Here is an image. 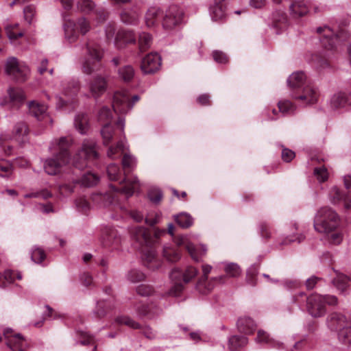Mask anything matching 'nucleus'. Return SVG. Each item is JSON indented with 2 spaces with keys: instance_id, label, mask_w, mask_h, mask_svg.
Instances as JSON below:
<instances>
[{
  "instance_id": "5",
  "label": "nucleus",
  "mask_w": 351,
  "mask_h": 351,
  "mask_svg": "<svg viewBox=\"0 0 351 351\" xmlns=\"http://www.w3.org/2000/svg\"><path fill=\"white\" fill-rule=\"evenodd\" d=\"M339 225V216L332 208L325 206L318 210L314 219V228L320 233L329 234Z\"/></svg>"
},
{
  "instance_id": "31",
  "label": "nucleus",
  "mask_w": 351,
  "mask_h": 351,
  "mask_svg": "<svg viewBox=\"0 0 351 351\" xmlns=\"http://www.w3.org/2000/svg\"><path fill=\"white\" fill-rule=\"evenodd\" d=\"M10 102L17 108L23 104L25 95L23 90L18 88H10L8 90Z\"/></svg>"
},
{
  "instance_id": "4",
  "label": "nucleus",
  "mask_w": 351,
  "mask_h": 351,
  "mask_svg": "<svg viewBox=\"0 0 351 351\" xmlns=\"http://www.w3.org/2000/svg\"><path fill=\"white\" fill-rule=\"evenodd\" d=\"M136 160L133 156L127 153L123 154L122 166L124 171V178L123 180L124 184L120 182L121 186L117 189L113 188V189L124 194L128 197L132 196L134 191L139 187L137 178H127V174L132 172L136 167Z\"/></svg>"
},
{
  "instance_id": "40",
  "label": "nucleus",
  "mask_w": 351,
  "mask_h": 351,
  "mask_svg": "<svg viewBox=\"0 0 351 351\" xmlns=\"http://www.w3.org/2000/svg\"><path fill=\"white\" fill-rule=\"evenodd\" d=\"M125 149L123 141L120 139L115 146L112 145L108 148L107 155L110 158L116 159L121 156Z\"/></svg>"
},
{
  "instance_id": "15",
  "label": "nucleus",
  "mask_w": 351,
  "mask_h": 351,
  "mask_svg": "<svg viewBox=\"0 0 351 351\" xmlns=\"http://www.w3.org/2000/svg\"><path fill=\"white\" fill-rule=\"evenodd\" d=\"M324 300L323 295L319 294H312L307 298V310L313 317H318L325 314L326 308Z\"/></svg>"
},
{
  "instance_id": "56",
  "label": "nucleus",
  "mask_w": 351,
  "mask_h": 351,
  "mask_svg": "<svg viewBox=\"0 0 351 351\" xmlns=\"http://www.w3.org/2000/svg\"><path fill=\"white\" fill-rule=\"evenodd\" d=\"M226 274L232 278L239 276L241 274L240 267L236 263H228L225 267Z\"/></svg>"
},
{
  "instance_id": "27",
  "label": "nucleus",
  "mask_w": 351,
  "mask_h": 351,
  "mask_svg": "<svg viewBox=\"0 0 351 351\" xmlns=\"http://www.w3.org/2000/svg\"><path fill=\"white\" fill-rule=\"evenodd\" d=\"M328 324L331 330H338L348 325L346 316L341 313H332L328 317Z\"/></svg>"
},
{
  "instance_id": "53",
  "label": "nucleus",
  "mask_w": 351,
  "mask_h": 351,
  "mask_svg": "<svg viewBox=\"0 0 351 351\" xmlns=\"http://www.w3.org/2000/svg\"><path fill=\"white\" fill-rule=\"evenodd\" d=\"M339 339L343 343H351V326L342 328L339 332Z\"/></svg>"
},
{
  "instance_id": "43",
  "label": "nucleus",
  "mask_w": 351,
  "mask_h": 351,
  "mask_svg": "<svg viewBox=\"0 0 351 351\" xmlns=\"http://www.w3.org/2000/svg\"><path fill=\"white\" fill-rule=\"evenodd\" d=\"M247 338L244 336L234 335L228 341V346L230 350H237L240 347L247 343Z\"/></svg>"
},
{
  "instance_id": "36",
  "label": "nucleus",
  "mask_w": 351,
  "mask_h": 351,
  "mask_svg": "<svg viewBox=\"0 0 351 351\" xmlns=\"http://www.w3.org/2000/svg\"><path fill=\"white\" fill-rule=\"evenodd\" d=\"M121 20L127 25H135L139 18L138 13L134 10H125L120 14Z\"/></svg>"
},
{
  "instance_id": "1",
  "label": "nucleus",
  "mask_w": 351,
  "mask_h": 351,
  "mask_svg": "<svg viewBox=\"0 0 351 351\" xmlns=\"http://www.w3.org/2000/svg\"><path fill=\"white\" fill-rule=\"evenodd\" d=\"M131 237L141 247L143 264L149 269L154 271L161 266L160 261L156 256L152 245V238L148 230L143 227H135L131 230Z\"/></svg>"
},
{
  "instance_id": "19",
  "label": "nucleus",
  "mask_w": 351,
  "mask_h": 351,
  "mask_svg": "<svg viewBox=\"0 0 351 351\" xmlns=\"http://www.w3.org/2000/svg\"><path fill=\"white\" fill-rule=\"evenodd\" d=\"M3 336L7 339L8 346L12 351H24L25 341L20 334H13L12 329L7 328L3 332Z\"/></svg>"
},
{
  "instance_id": "35",
  "label": "nucleus",
  "mask_w": 351,
  "mask_h": 351,
  "mask_svg": "<svg viewBox=\"0 0 351 351\" xmlns=\"http://www.w3.org/2000/svg\"><path fill=\"white\" fill-rule=\"evenodd\" d=\"M74 125L76 130L82 134H86L88 130V119L85 114H78L75 116Z\"/></svg>"
},
{
  "instance_id": "7",
  "label": "nucleus",
  "mask_w": 351,
  "mask_h": 351,
  "mask_svg": "<svg viewBox=\"0 0 351 351\" xmlns=\"http://www.w3.org/2000/svg\"><path fill=\"white\" fill-rule=\"evenodd\" d=\"M139 99V96L136 95H134L132 99H130L128 90H118L114 94L112 101L113 110L116 113L126 114Z\"/></svg>"
},
{
  "instance_id": "49",
  "label": "nucleus",
  "mask_w": 351,
  "mask_h": 351,
  "mask_svg": "<svg viewBox=\"0 0 351 351\" xmlns=\"http://www.w3.org/2000/svg\"><path fill=\"white\" fill-rule=\"evenodd\" d=\"M12 165L8 160H0V176L8 178L12 175Z\"/></svg>"
},
{
  "instance_id": "44",
  "label": "nucleus",
  "mask_w": 351,
  "mask_h": 351,
  "mask_svg": "<svg viewBox=\"0 0 351 351\" xmlns=\"http://www.w3.org/2000/svg\"><path fill=\"white\" fill-rule=\"evenodd\" d=\"M99 181V177L92 173H87L84 174L81 180H73L74 183L81 182L82 185L87 187H90L95 185Z\"/></svg>"
},
{
  "instance_id": "2",
  "label": "nucleus",
  "mask_w": 351,
  "mask_h": 351,
  "mask_svg": "<svg viewBox=\"0 0 351 351\" xmlns=\"http://www.w3.org/2000/svg\"><path fill=\"white\" fill-rule=\"evenodd\" d=\"M71 145V140L66 137H61L52 147L51 152H57L51 158L45 160L44 169L49 175H56L61 172L62 168L66 166L70 159L69 148Z\"/></svg>"
},
{
  "instance_id": "38",
  "label": "nucleus",
  "mask_w": 351,
  "mask_h": 351,
  "mask_svg": "<svg viewBox=\"0 0 351 351\" xmlns=\"http://www.w3.org/2000/svg\"><path fill=\"white\" fill-rule=\"evenodd\" d=\"M272 25L279 30L285 29L287 26V18L284 12H276L272 17Z\"/></svg>"
},
{
  "instance_id": "17",
  "label": "nucleus",
  "mask_w": 351,
  "mask_h": 351,
  "mask_svg": "<svg viewBox=\"0 0 351 351\" xmlns=\"http://www.w3.org/2000/svg\"><path fill=\"white\" fill-rule=\"evenodd\" d=\"M183 11L177 5H171L167 10L162 25L165 28H172L180 24L183 19Z\"/></svg>"
},
{
  "instance_id": "64",
  "label": "nucleus",
  "mask_w": 351,
  "mask_h": 351,
  "mask_svg": "<svg viewBox=\"0 0 351 351\" xmlns=\"http://www.w3.org/2000/svg\"><path fill=\"white\" fill-rule=\"evenodd\" d=\"M24 19L29 24L33 21L35 15V8L32 5H27L23 10Z\"/></svg>"
},
{
  "instance_id": "14",
  "label": "nucleus",
  "mask_w": 351,
  "mask_h": 351,
  "mask_svg": "<svg viewBox=\"0 0 351 351\" xmlns=\"http://www.w3.org/2000/svg\"><path fill=\"white\" fill-rule=\"evenodd\" d=\"M203 276L198 281L196 285L197 289L202 293V294H207L209 293L214 287V284L213 281H217L219 282H221L224 278V276H221L219 277H216L212 279L211 281H208V275L212 270V266L210 265H203L202 266Z\"/></svg>"
},
{
  "instance_id": "50",
  "label": "nucleus",
  "mask_w": 351,
  "mask_h": 351,
  "mask_svg": "<svg viewBox=\"0 0 351 351\" xmlns=\"http://www.w3.org/2000/svg\"><path fill=\"white\" fill-rule=\"evenodd\" d=\"M164 256L171 262H176L180 259V252L175 248L165 247L163 250Z\"/></svg>"
},
{
  "instance_id": "46",
  "label": "nucleus",
  "mask_w": 351,
  "mask_h": 351,
  "mask_svg": "<svg viewBox=\"0 0 351 351\" xmlns=\"http://www.w3.org/2000/svg\"><path fill=\"white\" fill-rule=\"evenodd\" d=\"M176 223L183 228L190 227L193 222L191 216L186 213H182L175 216Z\"/></svg>"
},
{
  "instance_id": "54",
  "label": "nucleus",
  "mask_w": 351,
  "mask_h": 351,
  "mask_svg": "<svg viewBox=\"0 0 351 351\" xmlns=\"http://www.w3.org/2000/svg\"><path fill=\"white\" fill-rule=\"evenodd\" d=\"M127 278L130 282L136 283L143 281L145 278V276L142 271L138 269H132L128 272Z\"/></svg>"
},
{
  "instance_id": "10",
  "label": "nucleus",
  "mask_w": 351,
  "mask_h": 351,
  "mask_svg": "<svg viewBox=\"0 0 351 351\" xmlns=\"http://www.w3.org/2000/svg\"><path fill=\"white\" fill-rule=\"evenodd\" d=\"M90 30V24L85 18H80L76 23L73 21H68L64 25L65 36L69 42L76 40L77 31L82 34H86Z\"/></svg>"
},
{
  "instance_id": "62",
  "label": "nucleus",
  "mask_w": 351,
  "mask_h": 351,
  "mask_svg": "<svg viewBox=\"0 0 351 351\" xmlns=\"http://www.w3.org/2000/svg\"><path fill=\"white\" fill-rule=\"evenodd\" d=\"M328 234V241L334 245L339 244L343 239L342 234L338 231L333 230Z\"/></svg>"
},
{
  "instance_id": "59",
  "label": "nucleus",
  "mask_w": 351,
  "mask_h": 351,
  "mask_svg": "<svg viewBox=\"0 0 351 351\" xmlns=\"http://www.w3.org/2000/svg\"><path fill=\"white\" fill-rule=\"evenodd\" d=\"M314 174L317 179L321 182H325L328 177V171L324 166L315 168Z\"/></svg>"
},
{
  "instance_id": "60",
  "label": "nucleus",
  "mask_w": 351,
  "mask_h": 351,
  "mask_svg": "<svg viewBox=\"0 0 351 351\" xmlns=\"http://www.w3.org/2000/svg\"><path fill=\"white\" fill-rule=\"evenodd\" d=\"M279 111L282 114H289L294 110V106L288 100L281 101L278 103Z\"/></svg>"
},
{
  "instance_id": "11",
  "label": "nucleus",
  "mask_w": 351,
  "mask_h": 351,
  "mask_svg": "<svg viewBox=\"0 0 351 351\" xmlns=\"http://www.w3.org/2000/svg\"><path fill=\"white\" fill-rule=\"evenodd\" d=\"M108 86V80L106 76L101 74L93 76L87 84L88 97L97 99L106 93Z\"/></svg>"
},
{
  "instance_id": "39",
  "label": "nucleus",
  "mask_w": 351,
  "mask_h": 351,
  "mask_svg": "<svg viewBox=\"0 0 351 351\" xmlns=\"http://www.w3.org/2000/svg\"><path fill=\"white\" fill-rule=\"evenodd\" d=\"M80 89L78 80H73L63 84V93L68 97H73L77 95Z\"/></svg>"
},
{
  "instance_id": "42",
  "label": "nucleus",
  "mask_w": 351,
  "mask_h": 351,
  "mask_svg": "<svg viewBox=\"0 0 351 351\" xmlns=\"http://www.w3.org/2000/svg\"><path fill=\"white\" fill-rule=\"evenodd\" d=\"M101 134L104 140V143L107 145L112 139L117 138V134L114 128L109 123H106L101 130Z\"/></svg>"
},
{
  "instance_id": "23",
  "label": "nucleus",
  "mask_w": 351,
  "mask_h": 351,
  "mask_svg": "<svg viewBox=\"0 0 351 351\" xmlns=\"http://www.w3.org/2000/svg\"><path fill=\"white\" fill-rule=\"evenodd\" d=\"M329 196L332 203L338 204L340 202H343L346 209H350L351 208V196L349 193L342 194L340 190L337 186L331 188Z\"/></svg>"
},
{
  "instance_id": "30",
  "label": "nucleus",
  "mask_w": 351,
  "mask_h": 351,
  "mask_svg": "<svg viewBox=\"0 0 351 351\" xmlns=\"http://www.w3.org/2000/svg\"><path fill=\"white\" fill-rule=\"evenodd\" d=\"M92 201L99 207H107L112 204L114 197L110 193H96L91 197Z\"/></svg>"
},
{
  "instance_id": "20",
  "label": "nucleus",
  "mask_w": 351,
  "mask_h": 351,
  "mask_svg": "<svg viewBox=\"0 0 351 351\" xmlns=\"http://www.w3.org/2000/svg\"><path fill=\"white\" fill-rule=\"evenodd\" d=\"M160 66V58L158 53H149L142 60L141 70L145 74H150L158 71Z\"/></svg>"
},
{
  "instance_id": "8",
  "label": "nucleus",
  "mask_w": 351,
  "mask_h": 351,
  "mask_svg": "<svg viewBox=\"0 0 351 351\" xmlns=\"http://www.w3.org/2000/svg\"><path fill=\"white\" fill-rule=\"evenodd\" d=\"M95 143L91 141H84L81 149L74 158V164L78 169L86 166V160H94L97 158Z\"/></svg>"
},
{
  "instance_id": "34",
  "label": "nucleus",
  "mask_w": 351,
  "mask_h": 351,
  "mask_svg": "<svg viewBox=\"0 0 351 351\" xmlns=\"http://www.w3.org/2000/svg\"><path fill=\"white\" fill-rule=\"evenodd\" d=\"M335 272L336 277L332 280V282L338 290L343 293L347 290L348 287V282L351 278L340 272Z\"/></svg>"
},
{
  "instance_id": "47",
  "label": "nucleus",
  "mask_w": 351,
  "mask_h": 351,
  "mask_svg": "<svg viewBox=\"0 0 351 351\" xmlns=\"http://www.w3.org/2000/svg\"><path fill=\"white\" fill-rule=\"evenodd\" d=\"M107 173L109 179L114 181L121 180L122 171L116 164H111L107 167Z\"/></svg>"
},
{
  "instance_id": "45",
  "label": "nucleus",
  "mask_w": 351,
  "mask_h": 351,
  "mask_svg": "<svg viewBox=\"0 0 351 351\" xmlns=\"http://www.w3.org/2000/svg\"><path fill=\"white\" fill-rule=\"evenodd\" d=\"M119 77L125 82L131 81L134 76V70L130 65H126L118 70Z\"/></svg>"
},
{
  "instance_id": "6",
  "label": "nucleus",
  "mask_w": 351,
  "mask_h": 351,
  "mask_svg": "<svg viewBox=\"0 0 351 351\" xmlns=\"http://www.w3.org/2000/svg\"><path fill=\"white\" fill-rule=\"evenodd\" d=\"M198 273V270L192 266L188 267L184 272H182L179 269H174L170 274V278L174 281V285L169 290V295L177 296L183 289V283H188L193 278H195Z\"/></svg>"
},
{
  "instance_id": "28",
  "label": "nucleus",
  "mask_w": 351,
  "mask_h": 351,
  "mask_svg": "<svg viewBox=\"0 0 351 351\" xmlns=\"http://www.w3.org/2000/svg\"><path fill=\"white\" fill-rule=\"evenodd\" d=\"M30 113L36 117L38 120H43L47 118L51 122V119L46 114L47 107L35 101H32L28 104Z\"/></svg>"
},
{
  "instance_id": "9",
  "label": "nucleus",
  "mask_w": 351,
  "mask_h": 351,
  "mask_svg": "<svg viewBox=\"0 0 351 351\" xmlns=\"http://www.w3.org/2000/svg\"><path fill=\"white\" fill-rule=\"evenodd\" d=\"M5 72L17 82L26 80L29 74V69L25 64H20L15 57H10L5 63Z\"/></svg>"
},
{
  "instance_id": "32",
  "label": "nucleus",
  "mask_w": 351,
  "mask_h": 351,
  "mask_svg": "<svg viewBox=\"0 0 351 351\" xmlns=\"http://www.w3.org/2000/svg\"><path fill=\"white\" fill-rule=\"evenodd\" d=\"M237 327L241 332L250 335L256 329V324L251 318L244 317L238 320Z\"/></svg>"
},
{
  "instance_id": "51",
  "label": "nucleus",
  "mask_w": 351,
  "mask_h": 351,
  "mask_svg": "<svg viewBox=\"0 0 351 351\" xmlns=\"http://www.w3.org/2000/svg\"><path fill=\"white\" fill-rule=\"evenodd\" d=\"M139 48L141 51L147 49L152 43V36L149 34L143 32L139 35Z\"/></svg>"
},
{
  "instance_id": "52",
  "label": "nucleus",
  "mask_w": 351,
  "mask_h": 351,
  "mask_svg": "<svg viewBox=\"0 0 351 351\" xmlns=\"http://www.w3.org/2000/svg\"><path fill=\"white\" fill-rule=\"evenodd\" d=\"M46 257L45 251L40 247H34L31 252V258L36 263H42Z\"/></svg>"
},
{
  "instance_id": "18",
  "label": "nucleus",
  "mask_w": 351,
  "mask_h": 351,
  "mask_svg": "<svg viewBox=\"0 0 351 351\" xmlns=\"http://www.w3.org/2000/svg\"><path fill=\"white\" fill-rule=\"evenodd\" d=\"M292 97L296 99L303 101L306 104H312L317 100V93L316 90L310 85H306L297 93H292Z\"/></svg>"
},
{
  "instance_id": "25",
  "label": "nucleus",
  "mask_w": 351,
  "mask_h": 351,
  "mask_svg": "<svg viewBox=\"0 0 351 351\" xmlns=\"http://www.w3.org/2000/svg\"><path fill=\"white\" fill-rule=\"evenodd\" d=\"M348 95L343 92L335 93L330 100V106L333 110L345 108L349 104Z\"/></svg>"
},
{
  "instance_id": "63",
  "label": "nucleus",
  "mask_w": 351,
  "mask_h": 351,
  "mask_svg": "<svg viewBox=\"0 0 351 351\" xmlns=\"http://www.w3.org/2000/svg\"><path fill=\"white\" fill-rule=\"evenodd\" d=\"M136 293L141 296H149L154 293V288L148 285H141L136 287Z\"/></svg>"
},
{
  "instance_id": "61",
  "label": "nucleus",
  "mask_w": 351,
  "mask_h": 351,
  "mask_svg": "<svg viewBox=\"0 0 351 351\" xmlns=\"http://www.w3.org/2000/svg\"><path fill=\"white\" fill-rule=\"evenodd\" d=\"M51 193L49 191L44 189L37 192H32L27 193L24 195L25 198H38L42 197L43 199H47L51 197Z\"/></svg>"
},
{
  "instance_id": "33",
  "label": "nucleus",
  "mask_w": 351,
  "mask_h": 351,
  "mask_svg": "<svg viewBox=\"0 0 351 351\" xmlns=\"http://www.w3.org/2000/svg\"><path fill=\"white\" fill-rule=\"evenodd\" d=\"M162 12L157 8H150L145 14V23L147 27H152L160 19Z\"/></svg>"
},
{
  "instance_id": "29",
  "label": "nucleus",
  "mask_w": 351,
  "mask_h": 351,
  "mask_svg": "<svg viewBox=\"0 0 351 351\" xmlns=\"http://www.w3.org/2000/svg\"><path fill=\"white\" fill-rule=\"evenodd\" d=\"M308 5L305 0H293L290 5L291 14L294 17H300L308 12Z\"/></svg>"
},
{
  "instance_id": "16",
  "label": "nucleus",
  "mask_w": 351,
  "mask_h": 351,
  "mask_svg": "<svg viewBox=\"0 0 351 351\" xmlns=\"http://www.w3.org/2000/svg\"><path fill=\"white\" fill-rule=\"evenodd\" d=\"M317 32L319 34H322L320 38L321 42L323 46L328 49H333L339 40L343 39V32H341L335 34L332 30L327 26L318 27Z\"/></svg>"
},
{
  "instance_id": "22",
  "label": "nucleus",
  "mask_w": 351,
  "mask_h": 351,
  "mask_svg": "<svg viewBox=\"0 0 351 351\" xmlns=\"http://www.w3.org/2000/svg\"><path fill=\"white\" fill-rule=\"evenodd\" d=\"M224 0H214L210 5L209 13L213 21H221L226 18V5Z\"/></svg>"
},
{
  "instance_id": "58",
  "label": "nucleus",
  "mask_w": 351,
  "mask_h": 351,
  "mask_svg": "<svg viewBox=\"0 0 351 351\" xmlns=\"http://www.w3.org/2000/svg\"><path fill=\"white\" fill-rule=\"evenodd\" d=\"M77 8L83 12H90L94 8V3L91 0H80Z\"/></svg>"
},
{
  "instance_id": "37",
  "label": "nucleus",
  "mask_w": 351,
  "mask_h": 351,
  "mask_svg": "<svg viewBox=\"0 0 351 351\" xmlns=\"http://www.w3.org/2000/svg\"><path fill=\"white\" fill-rule=\"evenodd\" d=\"M256 341L257 343L269 344L272 347L280 348L282 345L280 342L271 338L269 335L263 330H259L258 331Z\"/></svg>"
},
{
  "instance_id": "12",
  "label": "nucleus",
  "mask_w": 351,
  "mask_h": 351,
  "mask_svg": "<svg viewBox=\"0 0 351 351\" xmlns=\"http://www.w3.org/2000/svg\"><path fill=\"white\" fill-rule=\"evenodd\" d=\"M175 242L178 246H184L191 258L195 261H199L206 254L207 248L205 245L195 246L189 241L186 236H180L176 238Z\"/></svg>"
},
{
  "instance_id": "55",
  "label": "nucleus",
  "mask_w": 351,
  "mask_h": 351,
  "mask_svg": "<svg viewBox=\"0 0 351 351\" xmlns=\"http://www.w3.org/2000/svg\"><path fill=\"white\" fill-rule=\"evenodd\" d=\"M19 27V24L16 23L13 25H8L5 28L7 35L10 40H15L20 37H22L24 34L23 32H14V29Z\"/></svg>"
},
{
  "instance_id": "24",
  "label": "nucleus",
  "mask_w": 351,
  "mask_h": 351,
  "mask_svg": "<svg viewBox=\"0 0 351 351\" xmlns=\"http://www.w3.org/2000/svg\"><path fill=\"white\" fill-rule=\"evenodd\" d=\"M287 83L291 88L300 90L306 85V76L302 71L294 72L287 79Z\"/></svg>"
},
{
  "instance_id": "41",
  "label": "nucleus",
  "mask_w": 351,
  "mask_h": 351,
  "mask_svg": "<svg viewBox=\"0 0 351 351\" xmlns=\"http://www.w3.org/2000/svg\"><path fill=\"white\" fill-rule=\"evenodd\" d=\"M113 307L112 304L107 300H101L97 303V306L94 311V315L98 318L104 317L107 312Z\"/></svg>"
},
{
  "instance_id": "3",
  "label": "nucleus",
  "mask_w": 351,
  "mask_h": 351,
  "mask_svg": "<svg viewBox=\"0 0 351 351\" xmlns=\"http://www.w3.org/2000/svg\"><path fill=\"white\" fill-rule=\"evenodd\" d=\"M104 57V50L100 45L93 41L86 43V54L82 61V71L84 73L90 75L100 70L101 60Z\"/></svg>"
},
{
  "instance_id": "26",
  "label": "nucleus",
  "mask_w": 351,
  "mask_h": 351,
  "mask_svg": "<svg viewBox=\"0 0 351 351\" xmlns=\"http://www.w3.org/2000/svg\"><path fill=\"white\" fill-rule=\"evenodd\" d=\"M135 42V36L132 31L121 30L116 36L114 45L117 49H121L125 44Z\"/></svg>"
},
{
  "instance_id": "21",
  "label": "nucleus",
  "mask_w": 351,
  "mask_h": 351,
  "mask_svg": "<svg viewBox=\"0 0 351 351\" xmlns=\"http://www.w3.org/2000/svg\"><path fill=\"white\" fill-rule=\"evenodd\" d=\"M120 243V237L116 229L106 227L103 229L101 243L105 247H116Z\"/></svg>"
},
{
  "instance_id": "57",
  "label": "nucleus",
  "mask_w": 351,
  "mask_h": 351,
  "mask_svg": "<svg viewBox=\"0 0 351 351\" xmlns=\"http://www.w3.org/2000/svg\"><path fill=\"white\" fill-rule=\"evenodd\" d=\"M116 322L119 324H124L134 329L138 328L140 327L139 324L127 316L118 317L116 319Z\"/></svg>"
},
{
  "instance_id": "48",
  "label": "nucleus",
  "mask_w": 351,
  "mask_h": 351,
  "mask_svg": "<svg viewBox=\"0 0 351 351\" xmlns=\"http://www.w3.org/2000/svg\"><path fill=\"white\" fill-rule=\"evenodd\" d=\"M136 311L141 316H147L149 318H152L155 315L158 314L159 310L157 308L154 310L152 306L146 305H141L136 306Z\"/></svg>"
},
{
  "instance_id": "13",
  "label": "nucleus",
  "mask_w": 351,
  "mask_h": 351,
  "mask_svg": "<svg viewBox=\"0 0 351 351\" xmlns=\"http://www.w3.org/2000/svg\"><path fill=\"white\" fill-rule=\"evenodd\" d=\"M29 130L25 123L20 122L15 125L12 135L2 134L0 136V145L3 147V143L9 139H14L20 144L24 143L28 140Z\"/></svg>"
}]
</instances>
